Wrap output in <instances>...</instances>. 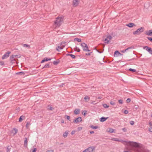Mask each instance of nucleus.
I'll use <instances>...</instances> for the list:
<instances>
[{"label":"nucleus","instance_id":"obj_1","mask_svg":"<svg viewBox=\"0 0 152 152\" xmlns=\"http://www.w3.org/2000/svg\"><path fill=\"white\" fill-rule=\"evenodd\" d=\"M124 142L127 145H130L138 150L137 152H147L145 151L144 146L140 144L135 142L126 141Z\"/></svg>","mask_w":152,"mask_h":152},{"label":"nucleus","instance_id":"obj_2","mask_svg":"<svg viewBox=\"0 0 152 152\" xmlns=\"http://www.w3.org/2000/svg\"><path fill=\"white\" fill-rule=\"evenodd\" d=\"M64 18L63 17H57L56 20L54 21V23L56 26L59 27L61 24Z\"/></svg>","mask_w":152,"mask_h":152},{"label":"nucleus","instance_id":"obj_3","mask_svg":"<svg viewBox=\"0 0 152 152\" xmlns=\"http://www.w3.org/2000/svg\"><path fill=\"white\" fill-rule=\"evenodd\" d=\"M144 30V27H141L137 29L135 31L133 32V34L134 35H139L142 32H143Z\"/></svg>","mask_w":152,"mask_h":152},{"label":"nucleus","instance_id":"obj_4","mask_svg":"<svg viewBox=\"0 0 152 152\" xmlns=\"http://www.w3.org/2000/svg\"><path fill=\"white\" fill-rule=\"evenodd\" d=\"M81 46L82 47L83 51L86 52L90 51V50L88 49L87 45L84 42L81 44Z\"/></svg>","mask_w":152,"mask_h":152},{"label":"nucleus","instance_id":"obj_5","mask_svg":"<svg viewBox=\"0 0 152 152\" xmlns=\"http://www.w3.org/2000/svg\"><path fill=\"white\" fill-rule=\"evenodd\" d=\"M15 57H14V55H13L11 56L10 57V61L11 63L12 64H13L14 63H15V62L14 61H15L16 64H18V60L17 59H15Z\"/></svg>","mask_w":152,"mask_h":152},{"label":"nucleus","instance_id":"obj_6","mask_svg":"<svg viewBox=\"0 0 152 152\" xmlns=\"http://www.w3.org/2000/svg\"><path fill=\"white\" fill-rule=\"evenodd\" d=\"M10 53L11 52L9 51L6 52L5 53V54L3 56L1 59L2 60H4L7 58L9 56V55Z\"/></svg>","mask_w":152,"mask_h":152},{"label":"nucleus","instance_id":"obj_7","mask_svg":"<svg viewBox=\"0 0 152 152\" xmlns=\"http://www.w3.org/2000/svg\"><path fill=\"white\" fill-rule=\"evenodd\" d=\"M82 121V118L81 117H79L74 119L73 121V122L76 124H78Z\"/></svg>","mask_w":152,"mask_h":152},{"label":"nucleus","instance_id":"obj_8","mask_svg":"<svg viewBox=\"0 0 152 152\" xmlns=\"http://www.w3.org/2000/svg\"><path fill=\"white\" fill-rule=\"evenodd\" d=\"M111 38L112 37L110 35H109V36H107L104 39L105 43L108 44Z\"/></svg>","mask_w":152,"mask_h":152},{"label":"nucleus","instance_id":"obj_9","mask_svg":"<svg viewBox=\"0 0 152 152\" xmlns=\"http://www.w3.org/2000/svg\"><path fill=\"white\" fill-rule=\"evenodd\" d=\"M87 152H92L95 150V147L94 146H90L87 148Z\"/></svg>","mask_w":152,"mask_h":152},{"label":"nucleus","instance_id":"obj_10","mask_svg":"<svg viewBox=\"0 0 152 152\" xmlns=\"http://www.w3.org/2000/svg\"><path fill=\"white\" fill-rule=\"evenodd\" d=\"M134 48V46H132L130 47H129L126 49L124 50H122L121 51V52L122 53H124L126 51L128 50L129 49H133Z\"/></svg>","mask_w":152,"mask_h":152},{"label":"nucleus","instance_id":"obj_11","mask_svg":"<svg viewBox=\"0 0 152 152\" xmlns=\"http://www.w3.org/2000/svg\"><path fill=\"white\" fill-rule=\"evenodd\" d=\"M79 4L78 0H73V5L74 6H77Z\"/></svg>","mask_w":152,"mask_h":152},{"label":"nucleus","instance_id":"obj_12","mask_svg":"<svg viewBox=\"0 0 152 152\" xmlns=\"http://www.w3.org/2000/svg\"><path fill=\"white\" fill-rule=\"evenodd\" d=\"M51 59L50 58H48L47 57L45 58L41 61V63H43L46 61H48L51 60Z\"/></svg>","mask_w":152,"mask_h":152},{"label":"nucleus","instance_id":"obj_13","mask_svg":"<svg viewBox=\"0 0 152 152\" xmlns=\"http://www.w3.org/2000/svg\"><path fill=\"white\" fill-rule=\"evenodd\" d=\"M145 34L147 35L152 36V30H149L146 31Z\"/></svg>","mask_w":152,"mask_h":152},{"label":"nucleus","instance_id":"obj_14","mask_svg":"<svg viewBox=\"0 0 152 152\" xmlns=\"http://www.w3.org/2000/svg\"><path fill=\"white\" fill-rule=\"evenodd\" d=\"M108 118V117L105 118L104 117H102L100 119V121L101 122H103L105 121Z\"/></svg>","mask_w":152,"mask_h":152},{"label":"nucleus","instance_id":"obj_15","mask_svg":"<svg viewBox=\"0 0 152 152\" xmlns=\"http://www.w3.org/2000/svg\"><path fill=\"white\" fill-rule=\"evenodd\" d=\"M126 26L129 28H132L133 26H136V25L133 23H130L126 25Z\"/></svg>","mask_w":152,"mask_h":152},{"label":"nucleus","instance_id":"obj_16","mask_svg":"<svg viewBox=\"0 0 152 152\" xmlns=\"http://www.w3.org/2000/svg\"><path fill=\"white\" fill-rule=\"evenodd\" d=\"M143 49H145L146 51H148V52L151 48H150L148 46H143Z\"/></svg>","mask_w":152,"mask_h":152},{"label":"nucleus","instance_id":"obj_17","mask_svg":"<svg viewBox=\"0 0 152 152\" xmlns=\"http://www.w3.org/2000/svg\"><path fill=\"white\" fill-rule=\"evenodd\" d=\"M18 131V129L16 128H14L12 131V132L14 133V135H15L17 133Z\"/></svg>","mask_w":152,"mask_h":152},{"label":"nucleus","instance_id":"obj_18","mask_svg":"<svg viewBox=\"0 0 152 152\" xmlns=\"http://www.w3.org/2000/svg\"><path fill=\"white\" fill-rule=\"evenodd\" d=\"M74 113L76 115L79 114L80 113V109H75L74 110Z\"/></svg>","mask_w":152,"mask_h":152},{"label":"nucleus","instance_id":"obj_19","mask_svg":"<svg viewBox=\"0 0 152 152\" xmlns=\"http://www.w3.org/2000/svg\"><path fill=\"white\" fill-rule=\"evenodd\" d=\"M90 127L94 129H96L99 128V126H94L92 125H91L90 126Z\"/></svg>","mask_w":152,"mask_h":152},{"label":"nucleus","instance_id":"obj_20","mask_svg":"<svg viewBox=\"0 0 152 152\" xmlns=\"http://www.w3.org/2000/svg\"><path fill=\"white\" fill-rule=\"evenodd\" d=\"M84 99L85 102H88L90 99V98L88 96H86L84 98Z\"/></svg>","mask_w":152,"mask_h":152},{"label":"nucleus","instance_id":"obj_21","mask_svg":"<svg viewBox=\"0 0 152 152\" xmlns=\"http://www.w3.org/2000/svg\"><path fill=\"white\" fill-rule=\"evenodd\" d=\"M25 118V116L23 115H22L20 116L19 119V122H21L22 120Z\"/></svg>","mask_w":152,"mask_h":152},{"label":"nucleus","instance_id":"obj_22","mask_svg":"<svg viewBox=\"0 0 152 152\" xmlns=\"http://www.w3.org/2000/svg\"><path fill=\"white\" fill-rule=\"evenodd\" d=\"M66 56H71L73 59H75L76 58L75 56V55L72 54H66Z\"/></svg>","mask_w":152,"mask_h":152},{"label":"nucleus","instance_id":"obj_23","mask_svg":"<svg viewBox=\"0 0 152 152\" xmlns=\"http://www.w3.org/2000/svg\"><path fill=\"white\" fill-rule=\"evenodd\" d=\"M68 133V132L66 131L63 133V136L64 138H66L67 137Z\"/></svg>","mask_w":152,"mask_h":152},{"label":"nucleus","instance_id":"obj_24","mask_svg":"<svg viewBox=\"0 0 152 152\" xmlns=\"http://www.w3.org/2000/svg\"><path fill=\"white\" fill-rule=\"evenodd\" d=\"M64 48V47H62V46H58L57 47V48H56V50L58 51H60V50L63 49Z\"/></svg>","mask_w":152,"mask_h":152},{"label":"nucleus","instance_id":"obj_25","mask_svg":"<svg viewBox=\"0 0 152 152\" xmlns=\"http://www.w3.org/2000/svg\"><path fill=\"white\" fill-rule=\"evenodd\" d=\"M23 47L27 48L28 49H30L31 48L30 45L27 44H23Z\"/></svg>","mask_w":152,"mask_h":152},{"label":"nucleus","instance_id":"obj_26","mask_svg":"<svg viewBox=\"0 0 152 152\" xmlns=\"http://www.w3.org/2000/svg\"><path fill=\"white\" fill-rule=\"evenodd\" d=\"M16 75H24L25 74V73L23 72H17L16 73Z\"/></svg>","mask_w":152,"mask_h":152},{"label":"nucleus","instance_id":"obj_27","mask_svg":"<svg viewBox=\"0 0 152 152\" xmlns=\"http://www.w3.org/2000/svg\"><path fill=\"white\" fill-rule=\"evenodd\" d=\"M27 139L26 137L25 138V140L24 142V145L26 147L27 145Z\"/></svg>","mask_w":152,"mask_h":152},{"label":"nucleus","instance_id":"obj_28","mask_svg":"<svg viewBox=\"0 0 152 152\" xmlns=\"http://www.w3.org/2000/svg\"><path fill=\"white\" fill-rule=\"evenodd\" d=\"M74 40L75 41H77L80 42L81 41V39L78 38H75L74 39Z\"/></svg>","mask_w":152,"mask_h":152},{"label":"nucleus","instance_id":"obj_29","mask_svg":"<svg viewBox=\"0 0 152 152\" xmlns=\"http://www.w3.org/2000/svg\"><path fill=\"white\" fill-rule=\"evenodd\" d=\"M47 109L48 110H52L54 109V108L52 107L48 106Z\"/></svg>","mask_w":152,"mask_h":152},{"label":"nucleus","instance_id":"obj_30","mask_svg":"<svg viewBox=\"0 0 152 152\" xmlns=\"http://www.w3.org/2000/svg\"><path fill=\"white\" fill-rule=\"evenodd\" d=\"M37 151V149L36 148H33L31 149V152H36Z\"/></svg>","mask_w":152,"mask_h":152},{"label":"nucleus","instance_id":"obj_31","mask_svg":"<svg viewBox=\"0 0 152 152\" xmlns=\"http://www.w3.org/2000/svg\"><path fill=\"white\" fill-rule=\"evenodd\" d=\"M50 67V65L49 64H46L42 67V69H43L44 68H49Z\"/></svg>","mask_w":152,"mask_h":152},{"label":"nucleus","instance_id":"obj_32","mask_svg":"<svg viewBox=\"0 0 152 152\" xmlns=\"http://www.w3.org/2000/svg\"><path fill=\"white\" fill-rule=\"evenodd\" d=\"M129 70L130 71L134 72L136 71V70L135 69H134L130 68L129 69Z\"/></svg>","mask_w":152,"mask_h":152},{"label":"nucleus","instance_id":"obj_33","mask_svg":"<svg viewBox=\"0 0 152 152\" xmlns=\"http://www.w3.org/2000/svg\"><path fill=\"white\" fill-rule=\"evenodd\" d=\"M66 42H62L61 43V45L63 47H64L65 45V43Z\"/></svg>","mask_w":152,"mask_h":152},{"label":"nucleus","instance_id":"obj_34","mask_svg":"<svg viewBox=\"0 0 152 152\" xmlns=\"http://www.w3.org/2000/svg\"><path fill=\"white\" fill-rule=\"evenodd\" d=\"M31 123L30 122H27L26 125V126L27 128H28L29 126L31 125Z\"/></svg>","mask_w":152,"mask_h":152},{"label":"nucleus","instance_id":"obj_35","mask_svg":"<svg viewBox=\"0 0 152 152\" xmlns=\"http://www.w3.org/2000/svg\"><path fill=\"white\" fill-rule=\"evenodd\" d=\"M114 131V129L112 128H110L108 132L110 133H113Z\"/></svg>","mask_w":152,"mask_h":152},{"label":"nucleus","instance_id":"obj_36","mask_svg":"<svg viewBox=\"0 0 152 152\" xmlns=\"http://www.w3.org/2000/svg\"><path fill=\"white\" fill-rule=\"evenodd\" d=\"M87 113V111L86 110H84L83 111L82 113V114L84 115L85 116L86 114Z\"/></svg>","mask_w":152,"mask_h":152},{"label":"nucleus","instance_id":"obj_37","mask_svg":"<svg viewBox=\"0 0 152 152\" xmlns=\"http://www.w3.org/2000/svg\"><path fill=\"white\" fill-rule=\"evenodd\" d=\"M4 65V62L3 61H0V65L3 66Z\"/></svg>","mask_w":152,"mask_h":152},{"label":"nucleus","instance_id":"obj_38","mask_svg":"<svg viewBox=\"0 0 152 152\" xmlns=\"http://www.w3.org/2000/svg\"><path fill=\"white\" fill-rule=\"evenodd\" d=\"M102 105L103 107L105 108H107L109 107V106L106 104H104Z\"/></svg>","mask_w":152,"mask_h":152},{"label":"nucleus","instance_id":"obj_39","mask_svg":"<svg viewBox=\"0 0 152 152\" xmlns=\"http://www.w3.org/2000/svg\"><path fill=\"white\" fill-rule=\"evenodd\" d=\"M75 49H76V50H75V51H77V52H79L80 51V49L78 48L77 47H76Z\"/></svg>","mask_w":152,"mask_h":152},{"label":"nucleus","instance_id":"obj_40","mask_svg":"<svg viewBox=\"0 0 152 152\" xmlns=\"http://www.w3.org/2000/svg\"><path fill=\"white\" fill-rule=\"evenodd\" d=\"M11 149V147L10 146H8L7 148V152H8L9 151H10V149Z\"/></svg>","mask_w":152,"mask_h":152},{"label":"nucleus","instance_id":"obj_41","mask_svg":"<svg viewBox=\"0 0 152 152\" xmlns=\"http://www.w3.org/2000/svg\"><path fill=\"white\" fill-rule=\"evenodd\" d=\"M59 62L57 61H54L53 64L55 65H57L59 63Z\"/></svg>","mask_w":152,"mask_h":152},{"label":"nucleus","instance_id":"obj_42","mask_svg":"<svg viewBox=\"0 0 152 152\" xmlns=\"http://www.w3.org/2000/svg\"><path fill=\"white\" fill-rule=\"evenodd\" d=\"M120 53V52L118 50L115 51L114 52V55H118V54Z\"/></svg>","mask_w":152,"mask_h":152},{"label":"nucleus","instance_id":"obj_43","mask_svg":"<svg viewBox=\"0 0 152 152\" xmlns=\"http://www.w3.org/2000/svg\"><path fill=\"white\" fill-rule=\"evenodd\" d=\"M113 140H114L115 141H119V139L118 138H114L112 139Z\"/></svg>","mask_w":152,"mask_h":152},{"label":"nucleus","instance_id":"obj_44","mask_svg":"<svg viewBox=\"0 0 152 152\" xmlns=\"http://www.w3.org/2000/svg\"><path fill=\"white\" fill-rule=\"evenodd\" d=\"M147 38L150 42H152V37H147Z\"/></svg>","mask_w":152,"mask_h":152},{"label":"nucleus","instance_id":"obj_45","mask_svg":"<svg viewBox=\"0 0 152 152\" xmlns=\"http://www.w3.org/2000/svg\"><path fill=\"white\" fill-rule=\"evenodd\" d=\"M65 117H66V118L69 121H70V117L69 116L67 115H65Z\"/></svg>","mask_w":152,"mask_h":152},{"label":"nucleus","instance_id":"obj_46","mask_svg":"<svg viewBox=\"0 0 152 152\" xmlns=\"http://www.w3.org/2000/svg\"><path fill=\"white\" fill-rule=\"evenodd\" d=\"M118 102L120 103V104H123V100H122V99H119V100H118Z\"/></svg>","mask_w":152,"mask_h":152},{"label":"nucleus","instance_id":"obj_47","mask_svg":"<svg viewBox=\"0 0 152 152\" xmlns=\"http://www.w3.org/2000/svg\"><path fill=\"white\" fill-rule=\"evenodd\" d=\"M15 58H19L20 57V56L19 55H14Z\"/></svg>","mask_w":152,"mask_h":152},{"label":"nucleus","instance_id":"obj_48","mask_svg":"<svg viewBox=\"0 0 152 152\" xmlns=\"http://www.w3.org/2000/svg\"><path fill=\"white\" fill-rule=\"evenodd\" d=\"M130 101H131V99L129 98H128L126 100V102L127 103H129L130 102Z\"/></svg>","mask_w":152,"mask_h":152},{"label":"nucleus","instance_id":"obj_49","mask_svg":"<svg viewBox=\"0 0 152 152\" xmlns=\"http://www.w3.org/2000/svg\"><path fill=\"white\" fill-rule=\"evenodd\" d=\"M130 124L132 125H133L134 124V122L133 121H131L129 122Z\"/></svg>","mask_w":152,"mask_h":152},{"label":"nucleus","instance_id":"obj_50","mask_svg":"<svg viewBox=\"0 0 152 152\" xmlns=\"http://www.w3.org/2000/svg\"><path fill=\"white\" fill-rule=\"evenodd\" d=\"M110 104L112 105H114L115 104V103L113 101H111L110 102Z\"/></svg>","mask_w":152,"mask_h":152},{"label":"nucleus","instance_id":"obj_51","mask_svg":"<svg viewBox=\"0 0 152 152\" xmlns=\"http://www.w3.org/2000/svg\"><path fill=\"white\" fill-rule=\"evenodd\" d=\"M134 108L136 110L139 109V106L138 105H135L134 106Z\"/></svg>","mask_w":152,"mask_h":152},{"label":"nucleus","instance_id":"obj_52","mask_svg":"<svg viewBox=\"0 0 152 152\" xmlns=\"http://www.w3.org/2000/svg\"><path fill=\"white\" fill-rule=\"evenodd\" d=\"M122 130L124 132H126L127 131V129L125 127L122 128Z\"/></svg>","mask_w":152,"mask_h":152},{"label":"nucleus","instance_id":"obj_53","mask_svg":"<svg viewBox=\"0 0 152 152\" xmlns=\"http://www.w3.org/2000/svg\"><path fill=\"white\" fill-rule=\"evenodd\" d=\"M75 132L76 131L75 130H73L71 132V134L72 135H73L75 133Z\"/></svg>","mask_w":152,"mask_h":152},{"label":"nucleus","instance_id":"obj_54","mask_svg":"<svg viewBox=\"0 0 152 152\" xmlns=\"http://www.w3.org/2000/svg\"><path fill=\"white\" fill-rule=\"evenodd\" d=\"M92 53V52H91L90 53H86V56H89V55H90Z\"/></svg>","mask_w":152,"mask_h":152},{"label":"nucleus","instance_id":"obj_55","mask_svg":"<svg viewBox=\"0 0 152 152\" xmlns=\"http://www.w3.org/2000/svg\"><path fill=\"white\" fill-rule=\"evenodd\" d=\"M124 113L126 114H127L128 113V111L127 110H125L124 111Z\"/></svg>","mask_w":152,"mask_h":152},{"label":"nucleus","instance_id":"obj_56","mask_svg":"<svg viewBox=\"0 0 152 152\" xmlns=\"http://www.w3.org/2000/svg\"><path fill=\"white\" fill-rule=\"evenodd\" d=\"M148 130L151 132H152V127H151L148 129Z\"/></svg>","mask_w":152,"mask_h":152},{"label":"nucleus","instance_id":"obj_57","mask_svg":"<svg viewBox=\"0 0 152 152\" xmlns=\"http://www.w3.org/2000/svg\"><path fill=\"white\" fill-rule=\"evenodd\" d=\"M82 129V128L81 127H78L77 128V130L78 131L81 130Z\"/></svg>","mask_w":152,"mask_h":152},{"label":"nucleus","instance_id":"obj_58","mask_svg":"<svg viewBox=\"0 0 152 152\" xmlns=\"http://www.w3.org/2000/svg\"><path fill=\"white\" fill-rule=\"evenodd\" d=\"M148 52L149 53L152 55V48H151V50H150L149 51H148Z\"/></svg>","mask_w":152,"mask_h":152},{"label":"nucleus","instance_id":"obj_59","mask_svg":"<svg viewBox=\"0 0 152 152\" xmlns=\"http://www.w3.org/2000/svg\"><path fill=\"white\" fill-rule=\"evenodd\" d=\"M53 152V150H48L46 151V152Z\"/></svg>","mask_w":152,"mask_h":152},{"label":"nucleus","instance_id":"obj_60","mask_svg":"<svg viewBox=\"0 0 152 152\" xmlns=\"http://www.w3.org/2000/svg\"><path fill=\"white\" fill-rule=\"evenodd\" d=\"M64 83H62L60 85V86H59L60 87H62L63 86V85H64Z\"/></svg>","mask_w":152,"mask_h":152},{"label":"nucleus","instance_id":"obj_61","mask_svg":"<svg viewBox=\"0 0 152 152\" xmlns=\"http://www.w3.org/2000/svg\"><path fill=\"white\" fill-rule=\"evenodd\" d=\"M89 133H90L92 134L94 133V132L93 131H90Z\"/></svg>","mask_w":152,"mask_h":152},{"label":"nucleus","instance_id":"obj_62","mask_svg":"<svg viewBox=\"0 0 152 152\" xmlns=\"http://www.w3.org/2000/svg\"><path fill=\"white\" fill-rule=\"evenodd\" d=\"M82 152H87V149H86L84 150Z\"/></svg>","mask_w":152,"mask_h":152},{"label":"nucleus","instance_id":"obj_63","mask_svg":"<svg viewBox=\"0 0 152 152\" xmlns=\"http://www.w3.org/2000/svg\"><path fill=\"white\" fill-rule=\"evenodd\" d=\"M149 125H150V126H152V124L151 123V122H150L149 123Z\"/></svg>","mask_w":152,"mask_h":152},{"label":"nucleus","instance_id":"obj_64","mask_svg":"<svg viewBox=\"0 0 152 152\" xmlns=\"http://www.w3.org/2000/svg\"><path fill=\"white\" fill-rule=\"evenodd\" d=\"M96 50L99 53H102V52H99L98 50Z\"/></svg>","mask_w":152,"mask_h":152}]
</instances>
